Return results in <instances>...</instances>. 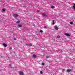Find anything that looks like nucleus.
<instances>
[{"mask_svg": "<svg viewBox=\"0 0 75 75\" xmlns=\"http://www.w3.org/2000/svg\"><path fill=\"white\" fill-rule=\"evenodd\" d=\"M13 16L15 18H16V17H17L18 16V15L17 14H13Z\"/></svg>", "mask_w": 75, "mask_h": 75, "instance_id": "obj_1", "label": "nucleus"}, {"mask_svg": "<svg viewBox=\"0 0 75 75\" xmlns=\"http://www.w3.org/2000/svg\"><path fill=\"white\" fill-rule=\"evenodd\" d=\"M19 74L20 75H24V73L23 72L20 71L19 72Z\"/></svg>", "mask_w": 75, "mask_h": 75, "instance_id": "obj_2", "label": "nucleus"}, {"mask_svg": "<svg viewBox=\"0 0 75 75\" xmlns=\"http://www.w3.org/2000/svg\"><path fill=\"white\" fill-rule=\"evenodd\" d=\"M66 36H68V37H70V35L68 33H65L64 34Z\"/></svg>", "mask_w": 75, "mask_h": 75, "instance_id": "obj_3", "label": "nucleus"}, {"mask_svg": "<svg viewBox=\"0 0 75 75\" xmlns=\"http://www.w3.org/2000/svg\"><path fill=\"white\" fill-rule=\"evenodd\" d=\"M42 16H43V17H47V15L45 14L44 13H42Z\"/></svg>", "mask_w": 75, "mask_h": 75, "instance_id": "obj_4", "label": "nucleus"}, {"mask_svg": "<svg viewBox=\"0 0 75 75\" xmlns=\"http://www.w3.org/2000/svg\"><path fill=\"white\" fill-rule=\"evenodd\" d=\"M3 45H4L5 47H6L7 46V44H6V43H3Z\"/></svg>", "mask_w": 75, "mask_h": 75, "instance_id": "obj_5", "label": "nucleus"}, {"mask_svg": "<svg viewBox=\"0 0 75 75\" xmlns=\"http://www.w3.org/2000/svg\"><path fill=\"white\" fill-rule=\"evenodd\" d=\"M26 45H28V46H30V47L32 46V44H31V43H30V44H26Z\"/></svg>", "mask_w": 75, "mask_h": 75, "instance_id": "obj_6", "label": "nucleus"}, {"mask_svg": "<svg viewBox=\"0 0 75 75\" xmlns=\"http://www.w3.org/2000/svg\"><path fill=\"white\" fill-rule=\"evenodd\" d=\"M55 30H58V28L57 27V26H56L55 27Z\"/></svg>", "mask_w": 75, "mask_h": 75, "instance_id": "obj_7", "label": "nucleus"}, {"mask_svg": "<svg viewBox=\"0 0 75 75\" xmlns=\"http://www.w3.org/2000/svg\"><path fill=\"white\" fill-rule=\"evenodd\" d=\"M51 8L52 9L54 8H55V6H51Z\"/></svg>", "mask_w": 75, "mask_h": 75, "instance_id": "obj_8", "label": "nucleus"}, {"mask_svg": "<svg viewBox=\"0 0 75 75\" xmlns=\"http://www.w3.org/2000/svg\"><path fill=\"white\" fill-rule=\"evenodd\" d=\"M33 57L34 58H36V57H37V56H36V55L35 54H33Z\"/></svg>", "mask_w": 75, "mask_h": 75, "instance_id": "obj_9", "label": "nucleus"}, {"mask_svg": "<svg viewBox=\"0 0 75 75\" xmlns=\"http://www.w3.org/2000/svg\"><path fill=\"white\" fill-rule=\"evenodd\" d=\"M46 58L48 59V58H51V57L50 56H46Z\"/></svg>", "mask_w": 75, "mask_h": 75, "instance_id": "obj_10", "label": "nucleus"}, {"mask_svg": "<svg viewBox=\"0 0 75 75\" xmlns=\"http://www.w3.org/2000/svg\"><path fill=\"white\" fill-rule=\"evenodd\" d=\"M71 69H67V71L68 72H71Z\"/></svg>", "mask_w": 75, "mask_h": 75, "instance_id": "obj_11", "label": "nucleus"}, {"mask_svg": "<svg viewBox=\"0 0 75 75\" xmlns=\"http://www.w3.org/2000/svg\"><path fill=\"white\" fill-rule=\"evenodd\" d=\"M18 26L20 27H22V25H18Z\"/></svg>", "mask_w": 75, "mask_h": 75, "instance_id": "obj_12", "label": "nucleus"}, {"mask_svg": "<svg viewBox=\"0 0 75 75\" xmlns=\"http://www.w3.org/2000/svg\"><path fill=\"white\" fill-rule=\"evenodd\" d=\"M70 24H71V25H72V24H73V22H70Z\"/></svg>", "mask_w": 75, "mask_h": 75, "instance_id": "obj_13", "label": "nucleus"}, {"mask_svg": "<svg viewBox=\"0 0 75 75\" xmlns=\"http://www.w3.org/2000/svg\"><path fill=\"white\" fill-rule=\"evenodd\" d=\"M2 11L4 12L5 11V9L3 8L2 9Z\"/></svg>", "mask_w": 75, "mask_h": 75, "instance_id": "obj_14", "label": "nucleus"}, {"mask_svg": "<svg viewBox=\"0 0 75 75\" xmlns=\"http://www.w3.org/2000/svg\"><path fill=\"white\" fill-rule=\"evenodd\" d=\"M40 33H42V32H43V31H42V30H40Z\"/></svg>", "mask_w": 75, "mask_h": 75, "instance_id": "obj_15", "label": "nucleus"}, {"mask_svg": "<svg viewBox=\"0 0 75 75\" xmlns=\"http://www.w3.org/2000/svg\"><path fill=\"white\" fill-rule=\"evenodd\" d=\"M40 73L41 74H43V72L42 71H41L40 72Z\"/></svg>", "mask_w": 75, "mask_h": 75, "instance_id": "obj_16", "label": "nucleus"}, {"mask_svg": "<svg viewBox=\"0 0 75 75\" xmlns=\"http://www.w3.org/2000/svg\"><path fill=\"white\" fill-rule=\"evenodd\" d=\"M42 65H43V66L44 65H45L44 63H42Z\"/></svg>", "mask_w": 75, "mask_h": 75, "instance_id": "obj_17", "label": "nucleus"}, {"mask_svg": "<svg viewBox=\"0 0 75 75\" xmlns=\"http://www.w3.org/2000/svg\"><path fill=\"white\" fill-rule=\"evenodd\" d=\"M17 23H20V21H18L16 22Z\"/></svg>", "mask_w": 75, "mask_h": 75, "instance_id": "obj_18", "label": "nucleus"}, {"mask_svg": "<svg viewBox=\"0 0 75 75\" xmlns=\"http://www.w3.org/2000/svg\"><path fill=\"white\" fill-rule=\"evenodd\" d=\"M14 40H17V39L16 38H13Z\"/></svg>", "mask_w": 75, "mask_h": 75, "instance_id": "obj_19", "label": "nucleus"}, {"mask_svg": "<svg viewBox=\"0 0 75 75\" xmlns=\"http://www.w3.org/2000/svg\"><path fill=\"white\" fill-rule=\"evenodd\" d=\"M60 37L59 36H58L57 37V38H60Z\"/></svg>", "mask_w": 75, "mask_h": 75, "instance_id": "obj_20", "label": "nucleus"}, {"mask_svg": "<svg viewBox=\"0 0 75 75\" xmlns=\"http://www.w3.org/2000/svg\"><path fill=\"white\" fill-rule=\"evenodd\" d=\"M64 71H65V69H63L62 70V72H64Z\"/></svg>", "mask_w": 75, "mask_h": 75, "instance_id": "obj_21", "label": "nucleus"}, {"mask_svg": "<svg viewBox=\"0 0 75 75\" xmlns=\"http://www.w3.org/2000/svg\"><path fill=\"white\" fill-rule=\"evenodd\" d=\"M44 28H47V26H45L44 27Z\"/></svg>", "mask_w": 75, "mask_h": 75, "instance_id": "obj_22", "label": "nucleus"}, {"mask_svg": "<svg viewBox=\"0 0 75 75\" xmlns=\"http://www.w3.org/2000/svg\"><path fill=\"white\" fill-rule=\"evenodd\" d=\"M40 11L39 10H37V12H40Z\"/></svg>", "mask_w": 75, "mask_h": 75, "instance_id": "obj_23", "label": "nucleus"}, {"mask_svg": "<svg viewBox=\"0 0 75 75\" xmlns=\"http://www.w3.org/2000/svg\"><path fill=\"white\" fill-rule=\"evenodd\" d=\"M9 49L10 50H12V47H10Z\"/></svg>", "mask_w": 75, "mask_h": 75, "instance_id": "obj_24", "label": "nucleus"}, {"mask_svg": "<svg viewBox=\"0 0 75 75\" xmlns=\"http://www.w3.org/2000/svg\"><path fill=\"white\" fill-rule=\"evenodd\" d=\"M11 65H12V64H9V66H10V67H11Z\"/></svg>", "mask_w": 75, "mask_h": 75, "instance_id": "obj_25", "label": "nucleus"}, {"mask_svg": "<svg viewBox=\"0 0 75 75\" xmlns=\"http://www.w3.org/2000/svg\"><path fill=\"white\" fill-rule=\"evenodd\" d=\"M52 24H53L54 25V24H55V23L53 22V23H52Z\"/></svg>", "mask_w": 75, "mask_h": 75, "instance_id": "obj_26", "label": "nucleus"}, {"mask_svg": "<svg viewBox=\"0 0 75 75\" xmlns=\"http://www.w3.org/2000/svg\"><path fill=\"white\" fill-rule=\"evenodd\" d=\"M52 21L53 22H54V20H52Z\"/></svg>", "mask_w": 75, "mask_h": 75, "instance_id": "obj_27", "label": "nucleus"}, {"mask_svg": "<svg viewBox=\"0 0 75 75\" xmlns=\"http://www.w3.org/2000/svg\"><path fill=\"white\" fill-rule=\"evenodd\" d=\"M0 71H1V70L0 69Z\"/></svg>", "mask_w": 75, "mask_h": 75, "instance_id": "obj_28", "label": "nucleus"}]
</instances>
